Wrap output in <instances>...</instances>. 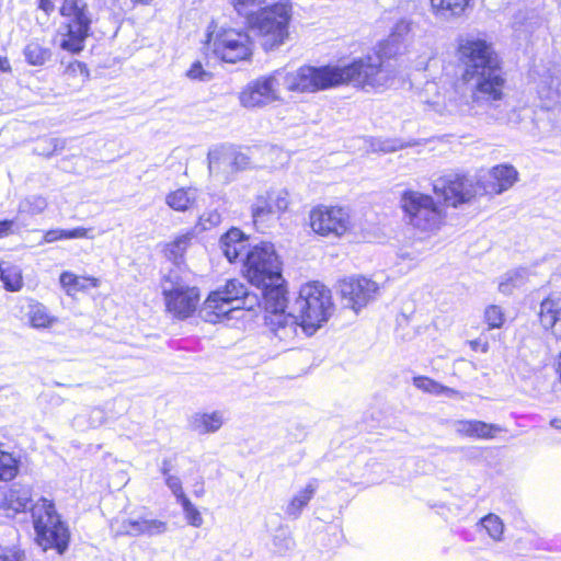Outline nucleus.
Listing matches in <instances>:
<instances>
[{"instance_id": "1", "label": "nucleus", "mask_w": 561, "mask_h": 561, "mask_svg": "<svg viewBox=\"0 0 561 561\" xmlns=\"http://www.w3.org/2000/svg\"><path fill=\"white\" fill-rule=\"evenodd\" d=\"M242 273L251 285L261 289L257 305L268 329L277 333L289 325L293 316L287 312V282L283 277V262L274 245L262 241L251 247L243 259Z\"/></svg>"}, {"instance_id": "2", "label": "nucleus", "mask_w": 561, "mask_h": 561, "mask_svg": "<svg viewBox=\"0 0 561 561\" xmlns=\"http://www.w3.org/2000/svg\"><path fill=\"white\" fill-rule=\"evenodd\" d=\"M455 55L462 66L459 81L469 84L473 103L501 102L506 95L507 80L503 61L493 43L485 37L466 36L457 39Z\"/></svg>"}, {"instance_id": "3", "label": "nucleus", "mask_w": 561, "mask_h": 561, "mask_svg": "<svg viewBox=\"0 0 561 561\" xmlns=\"http://www.w3.org/2000/svg\"><path fill=\"white\" fill-rule=\"evenodd\" d=\"M37 9L46 15L55 12L65 19L64 38L59 46L70 54L83 50L91 34L92 18L84 0H37Z\"/></svg>"}, {"instance_id": "4", "label": "nucleus", "mask_w": 561, "mask_h": 561, "mask_svg": "<svg viewBox=\"0 0 561 561\" xmlns=\"http://www.w3.org/2000/svg\"><path fill=\"white\" fill-rule=\"evenodd\" d=\"M400 209L407 225L423 238L436 234L447 224V211L439 202L430 194L412 188L401 193Z\"/></svg>"}, {"instance_id": "5", "label": "nucleus", "mask_w": 561, "mask_h": 561, "mask_svg": "<svg viewBox=\"0 0 561 561\" xmlns=\"http://www.w3.org/2000/svg\"><path fill=\"white\" fill-rule=\"evenodd\" d=\"M293 3L288 0L261 7L248 16L247 25L257 36L264 50L275 49L289 38Z\"/></svg>"}, {"instance_id": "6", "label": "nucleus", "mask_w": 561, "mask_h": 561, "mask_svg": "<svg viewBox=\"0 0 561 561\" xmlns=\"http://www.w3.org/2000/svg\"><path fill=\"white\" fill-rule=\"evenodd\" d=\"M298 304V323L308 334H312L328 321L334 307L330 289L317 280L300 287Z\"/></svg>"}, {"instance_id": "7", "label": "nucleus", "mask_w": 561, "mask_h": 561, "mask_svg": "<svg viewBox=\"0 0 561 561\" xmlns=\"http://www.w3.org/2000/svg\"><path fill=\"white\" fill-rule=\"evenodd\" d=\"M37 542L44 550L54 549L62 553L69 543V530L61 522L53 501L41 497L32 508Z\"/></svg>"}, {"instance_id": "8", "label": "nucleus", "mask_w": 561, "mask_h": 561, "mask_svg": "<svg viewBox=\"0 0 561 561\" xmlns=\"http://www.w3.org/2000/svg\"><path fill=\"white\" fill-rule=\"evenodd\" d=\"M382 47L374 51V55H366L355 58L344 66L334 65L335 79L337 87L354 83L359 88H377L389 79L383 73Z\"/></svg>"}, {"instance_id": "9", "label": "nucleus", "mask_w": 561, "mask_h": 561, "mask_svg": "<svg viewBox=\"0 0 561 561\" xmlns=\"http://www.w3.org/2000/svg\"><path fill=\"white\" fill-rule=\"evenodd\" d=\"M311 231L322 238L341 239L354 230L351 210L342 205L318 204L308 215Z\"/></svg>"}, {"instance_id": "10", "label": "nucleus", "mask_w": 561, "mask_h": 561, "mask_svg": "<svg viewBox=\"0 0 561 561\" xmlns=\"http://www.w3.org/2000/svg\"><path fill=\"white\" fill-rule=\"evenodd\" d=\"M162 283L169 284L162 289L165 311L179 320L192 317L201 302L199 288L184 283L179 275L172 273L163 276Z\"/></svg>"}, {"instance_id": "11", "label": "nucleus", "mask_w": 561, "mask_h": 561, "mask_svg": "<svg viewBox=\"0 0 561 561\" xmlns=\"http://www.w3.org/2000/svg\"><path fill=\"white\" fill-rule=\"evenodd\" d=\"M205 44L216 57L229 64L249 60L253 54L250 36L240 30L221 28L207 33Z\"/></svg>"}, {"instance_id": "12", "label": "nucleus", "mask_w": 561, "mask_h": 561, "mask_svg": "<svg viewBox=\"0 0 561 561\" xmlns=\"http://www.w3.org/2000/svg\"><path fill=\"white\" fill-rule=\"evenodd\" d=\"M249 293L245 285L237 279L230 278L220 288L211 290L204 301V309L210 321L215 322L227 318L233 309L251 310L252 306L245 305Z\"/></svg>"}, {"instance_id": "13", "label": "nucleus", "mask_w": 561, "mask_h": 561, "mask_svg": "<svg viewBox=\"0 0 561 561\" xmlns=\"http://www.w3.org/2000/svg\"><path fill=\"white\" fill-rule=\"evenodd\" d=\"M286 89L294 93H316L337 87L334 65H304L285 76Z\"/></svg>"}, {"instance_id": "14", "label": "nucleus", "mask_w": 561, "mask_h": 561, "mask_svg": "<svg viewBox=\"0 0 561 561\" xmlns=\"http://www.w3.org/2000/svg\"><path fill=\"white\" fill-rule=\"evenodd\" d=\"M290 206L286 190H267L257 194L251 205L252 222L256 228L267 227L279 219Z\"/></svg>"}, {"instance_id": "15", "label": "nucleus", "mask_w": 561, "mask_h": 561, "mask_svg": "<svg viewBox=\"0 0 561 561\" xmlns=\"http://www.w3.org/2000/svg\"><path fill=\"white\" fill-rule=\"evenodd\" d=\"M471 186L465 174L449 173L439 176L433 183L432 191L440 198L439 204L446 210L447 207L457 208L470 203L476 197Z\"/></svg>"}, {"instance_id": "16", "label": "nucleus", "mask_w": 561, "mask_h": 561, "mask_svg": "<svg viewBox=\"0 0 561 561\" xmlns=\"http://www.w3.org/2000/svg\"><path fill=\"white\" fill-rule=\"evenodd\" d=\"M378 290L376 282L360 275L345 277L339 282L341 298L356 312L375 299Z\"/></svg>"}, {"instance_id": "17", "label": "nucleus", "mask_w": 561, "mask_h": 561, "mask_svg": "<svg viewBox=\"0 0 561 561\" xmlns=\"http://www.w3.org/2000/svg\"><path fill=\"white\" fill-rule=\"evenodd\" d=\"M275 73L259 77L247 84L239 94L240 104L247 108L264 106L278 100Z\"/></svg>"}, {"instance_id": "18", "label": "nucleus", "mask_w": 561, "mask_h": 561, "mask_svg": "<svg viewBox=\"0 0 561 561\" xmlns=\"http://www.w3.org/2000/svg\"><path fill=\"white\" fill-rule=\"evenodd\" d=\"M519 173L510 163H500L489 170V180L481 183L483 192L488 195H500L518 181Z\"/></svg>"}, {"instance_id": "19", "label": "nucleus", "mask_w": 561, "mask_h": 561, "mask_svg": "<svg viewBox=\"0 0 561 561\" xmlns=\"http://www.w3.org/2000/svg\"><path fill=\"white\" fill-rule=\"evenodd\" d=\"M219 247L222 254L230 263H243L247 252L251 249L249 245V236L237 227H231L221 234Z\"/></svg>"}, {"instance_id": "20", "label": "nucleus", "mask_w": 561, "mask_h": 561, "mask_svg": "<svg viewBox=\"0 0 561 561\" xmlns=\"http://www.w3.org/2000/svg\"><path fill=\"white\" fill-rule=\"evenodd\" d=\"M195 238L196 233L194 230H186L176 234L172 240L162 244L161 253L163 257L175 265L183 264L185 254L192 247Z\"/></svg>"}, {"instance_id": "21", "label": "nucleus", "mask_w": 561, "mask_h": 561, "mask_svg": "<svg viewBox=\"0 0 561 561\" xmlns=\"http://www.w3.org/2000/svg\"><path fill=\"white\" fill-rule=\"evenodd\" d=\"M538 320L545 330H553L561 322V291H551L541 300Z\"/></svg>"}, {"instance_id": "22", "label": "nucleus", "mask_w": 561, "mask_h": 561, "mask_svg": "<svg viewBox=\"0 0 561 561\" xmlns=\"http://www.w3.org/2000/svg\"><path fill=\"white\" fill-rule=\"evenodd\" d=\"M456 432L460 437L492 439L501 432V427L480 420H461L457 422Z\"/></svg>"}, {"instance_id": "23", "label": "nucleus", "mask_w": 561, "mask_h": 561, "mask_svg": "<svg viewBox=\"0 0 561 561\" xmlns=\"http://www.w3.org/2000/svg\"><path fill=\"white\" fill-rule=\"evenodd\" d=\"M433 15L444 19H459L473 7V0H428Z\"/></svg>"}, {"instance_id": "24", "label": "nucleus", "mask_w": 561, "mask_h": 561, "mask_svg": "<svg viewBox=\"0 0 561 561\" xmlns=\"http://www.w3.org/2000/svg\"><path fill=\"white\" fill-rule=\"evenodd\" d=\"M59 283L62 289L69 296L98 288L101 284L100 278L89 275H77L70 271H65L59 275Z\"/></svg>"}, {"instance_id": "25", "label": "nucleus", "mask_w": 561, "mask_h": 561, "mask_svg": "<svg viewBox=\"0 0 561 561\" xmlns=\"http://www.w3.org/2000/svg\"><path fill=\"white\" fill-rule=\"evenodd\" d=\"M31 494L25 489L10 488L0 502V508L5 516L14 517L19 513H23L28 508L31 503Z\"/></svg>"}, {"instance_id": "26", "label": "nucleus", "mask_w": 561, "mask_h": 561, "mask_svg": "<svg viewBox=\"0 0 561 561\" xmlns=\"http://www.w3.org/2000/svg\"><path fill=\"white\" fill-rule=\"evenodd\" d=\"M167 530V523L159 519H126L123 522V535L139 537L153 536Z\"/></svg>"}, {"instance_id": "27", "label": "nucleus", "mask_w": 561, "mask_h": 561, "mask_svg": "<svg viewBox=\"0 0 561 561\" xmlns=\"http://www.w3.org/2000/svg\"><path fill=\"white\" fill-rule=\"evenodd\" d=\"M26 308L28 324L34 329H50L57 322V318L50 313L48 308L33 298L27 299Z\"/></svg>"}, {"instance_id": "28", "label": "nucleus", "mask_w": 561, "mask_h": 561, "mask_svg": "<svg viewBox=\"0 0 561 561\" xmlns=\"http://www.w3.org/2000/svg\"><path fill=\"white\" fill-rule=\"evenodd\" d=\"M196 197L190 187H180L165 195V204L174 211L185 213L194 207Z\"/></svg>"}, {"instance_id": "29", "label": "nucleus", "mask_w": 561, "mask_h": 561, "mask_svg": "<svg viewBox=\"0 0 561 561\" xmlns=\"http://www.w3.org/2000/svg\"><path fill=\"white\" fill-rule=\"evenodd\" d=\"M23 55L30 66L42 67L51 59L53 51L44 42L34 39L25 45Z\"/></svg>"}, {"instance_id": "30", "label": "nucleus", "mask_w": 561, "mask_h": 561, "mask_svg": "<svg viewBox=\"0 0 561 561\" xmlns=\"http://www.w3.org/2000/svg\"><path fill=\"white\" fill-rule=\"evenodd\" d=\"M224 424L222 414L219 411L210 413H197L193 417L192 426L199 434L217 432Z\"/></svg>"}, {"instance_id": "31", "label": "nucleus", "mask_w": 561, "mask_h": 561, "mask_svg": "<svg viewBox=\"0 0 561 561\" xmlns=\"http://www.w3.org/2000/svg\"><path fill=\"white\" fill-rule=\"evenodd\" d=\"M316 484L308 483L302 490L294 495L287 504L286 514L291 518H298L304 508L309 504L316 493Z\"/></svg>"}, {"instance_id": "32", "label": "nucleus", "mask_w": 561, "mask_h": 561, "mask_svg": "<svg viewBox=\"0 0 561 561\" xmlns=\"http://www.w3.org/2000/svg\"><path fill=\"white\" fill-rule=\"evenodd\" d=\"M0 279L8 291H19L23 287L22 272L13 263L0 262Z\"/></svg>"}, {"instance_id": "33", "label": "nucleus", "mask_w": 561, "mask_h": 561, "mask_svg": "<svg viewBox=\"0 0 561 561\" xmlns=\"http://www.w3.org/2000/svg\"><path fill=\"white\" fill-rule=\"evenodd\" d=\"M91 228L76 227L72 229H49L45 231L43 239L47 243L65 239H88L92 238Z\"/></svg>"}, {"instance_id": "34", "label": "nucleus", "mask_w": 561, "mask_h": 561, "mask_svg": "<svg viewBox=\"0 0 561 561\" xmlns=\"http://www.w3.org/2000/svg\"><path fill=\"white\" fill-rule=\"evenodd\" d=\"M482 322L486 331L504 328L506 324V312L504 308L495 304L485 306L482 313Z\"/></svg>"}, {"instance_id": "35", "label": "nucleus", "mask_w": 561, "mask_h": 561, "mask_svg": "<svg viewBox=\"0 0 561 561\" xmlns=\"http://www.w3.org/2000/svg\"><path fill=\"white\" fill-rule=\"evenodd\" d=\"M413 385L421 391L430 394H446L448 397L458 396L459 392L453 388L440 385L427 376L413 377Z\"/></svg>"}, {"instance_id": "36", "label": "nucleus", "mask_w": 561, "mask_h": 561, "mask_svg": "<svg viewBox=\"0 0 561 561\" xmlns=\"http://www.w3.org/2000/svg\"><path fill=\"white\" fill-rule=\"evenodd\" d=\"M172 468V461L170 459H163L160 471L164 477V483L171 490L176 501L180 502L187 495L183 490V485L180 478L171 474Z\"/></svg>"}, {"instance_id": "37", "label": "nucleus", "mask_w": 561, "mask_h": 561, "mask_svg": "<svg viewBox=\"0 0 561 561\" xmlns=\"http://www.w3.org/2000/svg\"><path fill=\"white\" fill-rule=\"evenodd\" d=\"M480 527L485 530L490 538L496 541L501 540L504 533V525L501 518L491 513L480 519Z\"/></svg>"}, {"instance_id": "38", "label": "nucleus", "mask_w": 561, "mask_h": 561, "mask_svg": "<svg viewBox=\"0 0 561 561\" xmlns=\"http://www.w3.org/2000/svg\"><path fill=\"white\" fill-rule=\"evenodd\" d=\"M62 76L68 82L76 79H80L81 82H84L89 79L90 71L84 62L72 60L65 67Z\"/></svg>"}, {"instance_id": "39", "label": "nucleus", "mask_w": 561, "mask_h": 561, "mask_svg": "<svg viewBox=\"0 0 561 561\" xmlns=\"http://www.w3.org/2000/svg\"><path fill=\"white\" fill-rule=\"evenodd\" d=\"M221 221V215L217 209L206 210L201 214L195 222V226L192 230L195 233L209 230L216 226H218Z\"/></svg>"}, {"instance_id": "40", "label": "nucleus", "mask_w": 561, "mask_h": 561, "mask_svg": "<svg viewBox=\"0 0 561 561\" xmlns=\"http://www.w3.org/2000/svg\"><path fill=\"white\" fill-rule=\"evenodd\" d=\"M179 503L183 508L187 524L196 528L201 527L203 525V517L191 500L186 496Z\"/></svg>"}, {"instance_id": "41", "label": "nucleus", "mask_w": 561, "mask_h": 561, "mask_svg": "<svg viewBox=\"0 0 561 561\" xmlns=\"http://www.w3.org/2000/svg\"><path fill=\"white\" fill-rule=\"evenodd\" d=\"M265 0H229V4L238 15L245 16L248 19L254 8L261 7Z\"/></svg>"}, {"instance_id": "42", "label": "nucleus", "mask_w": 561, "mask_h": 561, "mask_svg": "<svg viewBox=\"0 0 561 561\" xmlns=\"http://www.w3.org/2000/svg\"><path fill=\"white\" fill-rule=\"evenodd\" d=\"M492 340H494L492 334L482 331L478 337L469 340L467 344L472 352L485 354L490 351V343Z\"/></svg>"}, {"instance_id": "43", "label": "nucleus", "mask_w": 561, "mask_h": 561, "mask_svg": "<svg viewBox=\"0 0 561 561\" xmlns=\"http://www.w3.org/2000/svg\"><path fill=\"white\" fill-rule=\"evenodd\" d=\"M24 559L25 553L19 546L0 545V561H23Z\"/></svg>"}, {"instance_id": "44", "label": "nucleus", "mask_w": 561, "mask_h": 561, "mask_svg": "<svg viewBox=\"0 0 561 561\" xmlns=\"http://www.w3.org/2000/svg\"><path fill=\"white\" fill-rule=\"evenodd\" d=\"M186 76L192 80H205L210 77V73L204 70L201 61H194L188 70L186 71Z\"/></svg>"}, {"instance_id": "45", "label": "nucleus", "mask_w": 561, "mask_h": 561, "mask_svg": "<svg viewBox=\"0 0 561 561\" xmlns=\"http://www.w3.org/2000/svg\"><path fill=\"white\" fill-rule=\"evenodd\" d=\"M15 222L13 219L0 220V239L7 238L14 232Z\"/></svg>"}, {"instance_id": "46", "label": "nucleus", "mask_w": 561, "mask_h": 561, "mask_svg": "<svg viewBox=\"0 0 561 561\" xmlns=\"http://www.w3.org/2000/svg\"><path fill=\"white\" fill-rule=\"evenodd\" d=\"M561 339V336H560ZM553 371L558 383L561 386V351L557 353L553 359Z\"/></svg>"}, {"instance_id": "47", "label": "nucleus", "mask_w": 561, "mask_h": 561, "mask_svg": "<svg viewBox=\"0 0 561 561\" xmlns=\"http://www.w3.org/2000/svg\"><path fill=\"white\" fill-rule=\"evenodd\" d=\"M0 71L5 73L12 72V66L7 56H0Z\"/></svg>"}, {"instance_id": "48", "label": "nucleus", "mask_w": 561, "mask_h": 561, "mask_svg": "<svg viewBox=\"0 0 561 561\" xmlns=\"http://www.w3.org/2000/svg\"><path fill=\"white\" fill-rule=\"evenodd\" d=\"M134 5H149L152 0H130Z\"/></svg>"}, {"instance_id": "49", "label": "nucleus", "mask_w": 561, "mask_h": 561, "mask_svg": "<svg viewBox=\"0 0 561 561\" xmlns=\"http://www.w3.org/2000/svg\"><path fill=\"white\" fill-rule=\"evenodd\" d=\"M204 493H205V489H204V483L202 482L199 489L195 491V495L203 496Z\"/></svg>"}, {"instance_id": "50", "label": "nucleus", "mask_w": 561, "mask_h": 561, "mask_svg": "<svg viewBox=\"0 0 561 561\" xmlns=\"http://www.w3.org/2000/svg\"><path fill=\"white\" fill-rule=\"evenodd\" d=\"M454 88H455V90L458 89V83L457 82L454 84Z\"/></svg>"}]
</instances>
